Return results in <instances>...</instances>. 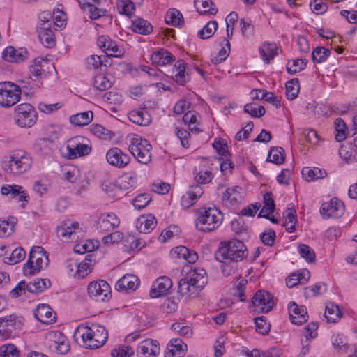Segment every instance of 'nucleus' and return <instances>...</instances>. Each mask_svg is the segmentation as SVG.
<instances>
[{
    "label": "nucleus",
    "mask_w": 357,
    "mask_h": 357,
    "mask_svg": "<svg viewBox=\"0 0 357 357\" xmlns=\"http://www.w3.org/2000/svg\"><path fill=\"white\" fill-rule=\"evenodd\" d=\"M248 255L243 243L238 240L222 241L215 253L217 261L223 264H231L241 261Z\"/></svg>",
    "instance_id": "nucleus-1"
},
{
    "label": "nucleus",
    "mask_w": 357,
    "mask_h": 357,
    "mask_svg": "<svg viewBox=\"0 0 357 357\" xmlns=\"http://www.w3.org/2000/svg\"><path fill=\"white\" fill-rule=\"evenodd\" d=\"M77 333L80 334L84 347L90 349L100 348L105 344L108 337L105 327L96 323L79 327Z\"/></svg>",
    "instance_id": "nucleus-2"
},
{
    "label": "nucleus",
    "mask_w": 357,
    "mask_h": 357,
    "mask_svg": "<svg viewBox=\"0 0 357 357\" xmlns=\"http://www.w3.org/2000/svg\"><path fill=\"white\" fill-rule=\"evenodd\" d=\"M208 282L206 272L204 269H197L190 272L187 276L180 280L178 291L181 295H197Z\"/></svg>",
    "instance_id": "nucleus-3"
},
{
    "label": "nucleus",
    "mask_w": 357,
    "mask_h": 357,
    "mask_svg": "<svg viewBox=\"0 0 357 357\" xmlns=\"http://www.w3.org/2000/svg\"><path fill=\"white\" fill-rule=\"evenodd\" d=\"M126 140L130 152L139 162L146 165L151 162L152 146L148 140L135 134L128 136Z\"/></svg>",
    "instance_id": "nucleus-4"
},
{
    "label": "nucleus",
    "mask_w": 357,
    "mask_h": 357,
    "mask_svg": "<svg viewBox=\"0 0 357 357\" xmlns=\"http://www.w3.org/2000/svg\"><path fill=\"white\" fill-rule=\"evenodd\" d=\"M32 160L29 154L17 151L9 156V160L1 162V168L7 174H20L29 170Z\"/></svg>",
    "instance_id": "nucleus-5"
},
{
    "label": "nucleus",
    "mask_w": 357,
    "mask_h": 357,
    "mask_svg": "<svg viewBox=\"0 0 357 357\" xmlns=\"http://www.w3.org/2000/svg\"><path fill=\"white\" fill-rule=\"evenodd\" d=\"M223 215L215 207L202 208L196 222V227L203 232H210L218 228L222 220Z\"/></svg>",
    "instance_id": "nucleus-6"
},
{
    "label": "nucleus",
    "mask_w": 357,
    "mask_h": 357,
    "mask_svg": "<svg viewBox=\"0 0 357 357\" xmlns=\"http://www.w3.org/2000/svg\"><path fill=\"white\" fill-rule=\"evenodd\" d=\"M22 89L17 84L11 82H0V106L11 107L20 101Z\"/></svg>",
    "instance_id": "nucleus-7"
},
{
    "label": "nucleus",
    "mask_w": 357,
    "mask_h": 357,
    "mask_svg": "<svg viewBox=\"0 0 357 357\" xmlns=\"http://www.w3.org/2000/svg\"><path fill=\"white\" fill-rule=\"evenodd\" d=\"M67 155L69 159H75L89 155L91 152L90 141L84 137L76 136L70 139L68 142Z\"/></svg>",
    "instance_id": "nucleus-8"
},
{
    "label": "nucleus",
    "mask_w": 357,
    "mask_h": 357,
    "mask_svg": "<svg viewBox=\"0 0 357 357\" xmlns=\"http://www.w3.org/2000/svg\"><path fill=\"white\" fill-rule=\"evenodd\" d=\"M15 123L22 128H30L37 119V114L29 103H22L15 107Z\"/></svg>",
    "instance_id": "nucleus-9"
},
{
    "label": "nucleus",
    "mask_w": 357,
    "mask_h": 357,
    "mask_svg": "<svg viewBox=\"0 0 357 357\" xmlns=\"http://www.w3.org/2000/svg\"><path fill=\"white\" fill-rule=\"evenodd\" d=\"M87 290L89 296L95 298L97 301H105L109 298L111 294L109 284L102 280L90 282Z\"/></svg>",
    "instance_id": "nucleus-10"
},
{
    "label": "nucleus",
    "mask_w": 357,
    "mask_h": 357,
    "mask_svg": "<svg viewBox=\"0 0 357 357\" xmlns=\"http://www.w3.org/2000/svg\"><path fill=\"white\" fill-rule=\"evenodd\" d=\"M344 203L334 198L321 205L320 213L324 219L331 218H338L344 214Z\"/></svg>",
    "instance_id": "nucleus-11"
},
{
    "label": "nucleus",
    "mask_w": 357,
    "mask_h": 357,
    "mask_svg": "<svg viewBox=\"0 0 357 357\" xmlns=\"http://www.w3.org/2000/svg\"><path fill=\"white\" fill-rule=\"evenodd\" d=\"M252 303L253 306L258 307L262 313L269 312L274 305L272 295L264 290H259L255 294Z\"/></svg>",
    "instance_id": "nucleus-12"
},
{
    "label": "nucleus",
    "mask_w": 357,
    "mask_h": 357,
    "mask_svg": "<svg viewBox=\"0 0 357 357\" xmlns=\"http://www.w3.org/2000/svg\"><path fill=\"white\" fill-rule=\"evenodd\" d=\"M120 224L118 217L114 213L102 214L96 222V227L98 232L105 234L113 230Z\"/></svg>",
    "instance_id": "nucleus-13"
},
{
    "label": "nucleus",
    "mask_w": 357,
    "mask_h": 357,
    "mask_svg": "<svg viewBox=\"0 0 357 357\" xmlns=\"http://www.w3.org/2000/svg\"><path fill=\"white\" fill-rule=\"evenodd\" d=\"M106 158L111 165L118 168L125 167L130 161V156L124 153L117 147L112 148L108 150L106 154Z\"/></svg>",
    "instance_id": "nucleus-14"
},
{
    "label": "nucleus",
    "mask_w": 357,
    "mask_h": 357,
    "mask_svg": "<svg viewBox=\"0 0 357 357\" xmlns=\"http://www.w3.org/2000/svg\"><path fill=\"white\" fill-rule=\"evenodd\" d=\"M290 320L292 324L301 325L307 320V312L305 306H298L295 302L291 301L288 305Z\"/></svg>",
    "instance_id": "nucleus-15"
},
{
    "label": "nucleus",
    "mask_w": 357,
    "mask_h": 357,
    "mask_svg": "<svg viewBox=\"0 0 357 357\" xmlns=\"http://www.w3.org/2000/svg\"><path fill=\"white\" fill-rule=\"evenodd\" d=\"M172 287L170 278L166 276L158 278L153 284L150 290V296L153 298L166 295Z\"/></svg>",
    "instance_id": "nucleus-16"
},
{
    "label": "nucleus",
    "mask_w": 357,
    "mask_h": 357,
    "mask_svg": "<svg viewBox=\"0 0 357 357\" xmlns=\"http://www.w3.org/2000/svg\"><path fill=\"white\" fill-rule=\"evenodd\" d=\"M1 192L3 195L16 199L17 202H28L29 200V197L25 190L18 185H3L1 188Z\"/></svg>",
    "instance_id": "nucleus-17"
},
{
    "label": "nucleus",
    "mask_w": 357,
    "mask_h": 357,
    "mask_svg": "<svg viewBox=\"0 0 357 357\" xmlns=\"http://www.w3.org/2000/svg\"><path fill=\"white\" fill-rule=\"evenodd\" d=\"M137 353L139 357H156L160 353V347L156 341L146 339L139 344Z\"/></svg>",
    "instance_id": "nucleus-18"
},
{
    "label": "nucleus",
    "mask_w": 357,
    "mask_h": 357,
    "mask_svg": "<svg viewBox=\"0 0 357 357\" xmlns=\"http://www.w3.org/2000/svg\"><path fill=\"white\" fill-rule=\"evenodd\" d=\"M28 56L29 53L26 49L16 50L12 46L7 47L2 53L3 59L9 62H22Z\"/></svg>",
    "instance_id": "nucleus-19"
},
{
    "label": "nucleus",
    "mask_w": 357,
    "mask_h": 357,
    "mask_svg": "<svg viewBox=\"0 0 357 357\" xmlns=\"http://www.w3.org/2000/svg\"><path fill=\"white\" fill-rule=\"evenodd\" d=\"M139 285V280L136 275L127 274L116 282L115 289L119 291H134Z\"/></svg>",
    "instance_id": "nucleus-20"
},
{
    "label": "nucleus",
    "mask_w": 357,
    "mask_h": 357,
    "mask_svg": "<svg viewBox=\"0 0 357 357\" xmlns=\"http://www.w3.org/2000/svg\"><path fill=\"white\" fill-rule=\"evenodd\" d=\"M34 317L41 323L50 324L56 321V314L48 305L40 304L34 310Z\"/></svg>",
    "instance_id": "nucleus-21"
},
{
    "label": "nucleus",
    "mask_w": 357,
    "mask_h": 357,
    "mask_svg": "<svg viewBox=\"0 0 357 357\" xmlns=\"http://www.w3.org/2000/svg\"><path fill=\"white\" fill-rule=\"evenodd\" d=\"M150 59L153 64L165 66L174 61L175 57L169 51L165 49H160L151 54Z\"/></svg>",
    "instance_id": "nucleus-22"
},
{
    "label": "nucleus",
    "mask_w": 357,
    "mask_h": 357,
    "mask_svg": "<svg viewBox=\"0 0 357 357\" xmlns=\"http://www.w3.org/2000/svg\"><path fill=\"white\" fill-rule=\"evenodd\" d=\"M129 119L135 124L146 126L151 122V117L146 109H135L128 114Z\"/></svg>",
    "instance_id": "nucleus-23"
},
{
    "label": "nucleus",
    "mask_w": 357,
    "mask_h": 357,
    "mask_svg": "<svg viewBox=\"0 0 357 357\" xmlns=\"http://www.w3.org/2000/svg\"><path fill=\"white\" fill-rule=\"evenodd\" d=\"M38 33V38L45 47L50 48L54 46V35L48 24H45L44 26H40Z\"/></svg>",
    "instance_id": "nucleus-24"
},
{
    "label": "nucleus",
    "mask_w": 357,
    "mask_h": 357,
    "mask_svg": "<svg viewBox=\"0 0 357 357\" xmlns=\"http://www.w3.org/2000/svg\"><path fill=\"white\" fill-rule=\"evenodd\" d=\"M278 47L275 43L264 42L259 47L261 58L266 63H269L277 54Z\"/></svg>",
    "instance_id": "nucleus-25"
},
{
    "label": "nucleus",
    "mask_w": 357,
    "mask_h": 357,
    "mask_svg": "<svg viewBox=\"0 0 357 357\" xmlns=\"http://www.w3.org/2000/svg\"><path fill=\"white\" fill-rule=\"evenodd\" d=\"M17 317L10 314L0 318V337L6 338L9 336L8 331L15 328Z\"/></svg>",
    "instance_id": "nucleus-26"
},
{
    "label": "nucleus",
    "mask_w": 357,
    "mask_h": 357,
    "mask_svg": "<svg viewBox=\"0 0 357 357\" xmlns=\"http://www.w3.org/2000/svg\"><path fill=\"white\" fill-rule=\"evenodd\" d=\"M186 63L184 60H178L173 68V79L178 84L183 86L187 82L185 75Z\"/></svg>",
    "instance_id": "nucleus-27"
},
{
    "label": "nucleus",
    "mask_w": 357,
    "mask_h": 357,
    "mask_svg": "<svg viewBox=\"0 0 357 357\" xmlns=\"http://www.w3.org/2000/svg\"><path fill=\"white\" fill-rule=\"evenodd\" d=\"M172 255H176L179 259H184L188 263L192 264L198 259V255L196 252L189 250L185 246H178L172 250Z\"/></svg>",
    "instance_id": "nucleus-28"
},
{
    "label": "nucleus",
    "mask_w": 357,
    "mask_h": 357,
    "mask_svg": "<svg viewBox=\"0 0 357 357\" xmlns=\"http://www.w3.org/2000/svg\"><path fill=\"white\" fill-rule=\"evenodd\" d=\"M155 217L149 215L147 217L142 216L138 220L137 228L140 233L148 234L155 228Z\"/></svg>",
    "instance_id": "nucleus-29"
},
{
    "label": "nucleus",
    "mask_w": 357,
    "mask_h": 357,
    "mask_svg": "<svg viewBox=\"0 0 357 357\" xmlns=\"http://www.w3.org/2000/svg\"><path fill=\"white\" fill-rule=\"evenodd\" d=\"M132 29L135 33L148 35L152 32L153 26L147 20L139 17L132 21Z\"/></svg>",
    "instance_id": "nucleus-30"
},
{
    "label": "nucleus",
    "mask_w": 357,
    "mask_h": 357,
    "mask_svg": "<svg viewBox=\"0 0 357 357\" xmlns=\"http://www.w3.org/2000/svg\"><path fill=\"white\" fill-rule=\"evenodd\" d=\"M93 118V113L91 111L84 112L73 114L70 117V121L77 126L88 125Z\"/></svg>",
    "instance_id": "nucleus-31"
},
{
    "label": "nucleus",
    "mask_w": 357,
    "mask_h": 357,
    "mask_svg": "<svg viewBox=\"0 0 357 357\" xmlns=\"http://www.w3.org/2000/svg\"><path fill=\"white\" fill-rule=\"evenodd\" d=\"M195 6L202 14L215 15L218 12L211 0H195Z\"/></svg>",
    "instance_id": "nucleus-32"
},
{
    "label": "nucleus",
    "mask_w": 357,
    "mask_h": 357,
    "mask_svg": "<svg viewBox=\"0 0 357 357\" xmlns=\"http://www.w3.org/2000/svg\"><path fill=\"white\" fill-rule=\"evenodd\" d=\"M264 205L260 211L258 217L269 218V215L274 212L275 203L271 197V192H266L264 195Z\"/></svg>",
    "instance_id": "nucleus-33"
},
{
    "label": "nucleus",
    "mask_w": 357,
    "mask_h": 357,
    "mask_svg": "<svg viewBox=\"0 0 357 357\" xmlns=\"http://www.w3.org/2000/svg\"><path fill=\"white\" fill-rule=\"evenodd\" d=\"M303 177L307 181H312L319 178H323L326 176V172L318 167L310 169L305 167L302 169Z\"/></svg>",
    "instance_id": "nucleus-34"
},
{
    "label": "nucleus",
    "mask_w": 357,
    "mask_h": 357,
    "mask_svg": "<svg viewBox=\"0 0 357 357\" xmlns=\"http://www.w3.org/2000/svg\"><path fill=\"white\" fill-rule=\"evenodd\" d=\"M50 287V281L48 279H35L27 284L26 290L29 292L37 294Z\"/></svg>",
    "instance_id": "nucleus-35"
},
{
    "label": "nucleus",
    "mask_w": 357,
    "mask_h": 357,
    "mask_svg": "<svg viewBox=\"0 0 357 357\" xmlns=\"http://www.w3.org/2000/svg\"><path fill=\"white\" fill-rule=\"evenodd\" d=\"M97 43L99 47L104 52L111 51L114 53L120 52L118 46L116 43L107 36H100L97 40Z\"/></svg>",
    "instance_id": "nucleus-36"
},
{
    "label": "nucleus",
    "mask_w": 357,
    "mask_h": 357,
    "mask_svg": "<svg viewBox=\"0 0 357 357\" xmlns=\"http://www.w3.org/2000/svg\"><path fill=\"white\" fill-rule=\"evenodd\" d=\"M165 22L174 26L182 25L184 23L183 15L178 10L172 8L165 16Z\"/></svg>",
    "instance_id": "nucleus-37"
},
{
    "label": "nucleus",
    "mask_w": 357,
    "mask_h": 357,
    "mask_svg": "<svg viewBox=\"0 0 357 357\" xmlns=\"http://www.w3.org/2000/svg\"><path fill=\"white\" fill-rule=\"evenodd\" d=\"M241 188L238 186L227 189L222 195L223 201L231 205L236 204L241 197Z\"/></svg>",
    "instance_id": "nucleus-38"
},
{
    "label": "nucleus",
    "mask_w": 357,
    "mask_h": 357,
    "mask_svg": "<svg viewBox=\"0 0 357 357\" xmlns=\"http://www.w3.org/2000/svg\"><path fill=\"white\" fill-rule=\"evenodd\" d=\"M242 351L247 357H280V351L275 348H271L265 352L257 349L252 351L243 349Z\"/></svg>",
    "instance_id": "nucleus-39"
},
{
    "label": "nucleus",
    "mask_w": 357,
    "mask_h": 357,
    "mask_svg": "<svg viewBox=\"0 0 357 357\" xmlns=\"http://www.w3.org/2000/svg\"><path fill=\"white\" fill-rule=\"evenodd\" d=\"M266 161L281 165L284 162V150L282 147H272L268 153Z\"/></svg>",
    "instance_id": "nucleus-40"
},
{
    "label": "nucleus",
    "mask_w": 357,
    "mask_h": 357,
    "mask_svg": "<svg viewBox=\"0 0 357 357\" xmlns=\"http://www.w3.org/2000/svg\"><path fill=\"white\" fill-rule=\"evenodd\" d=\"M66 339H68L67 337L58 331H50L46 335V340L50 349L55 347L56 345L59 344Z\"/></svg>",
    "instance_id": "nucleus-41"
},
{
    "label": "nucleus",
    "mask_w": 357,
    "mask_h": 357,
    "mask_svg": "<svg viewBox=\"0 0 357 357\" xmlns=\"http://www.w3.org/2000/svg\"><path fill=\"white\" fill-rule=\"evenodd\" d=\"M136 184V177L124 174L116 179V186L118 190H128L132 188Z\"/></svg>",
    "instance_id": "nucleus-42"
},
{
    "label": "nucleus",
    "mask_w": 357,
    "mask_h": 357,
    "mask_svg": "<svg viewBox=\"0 0 357 357\" xmlns=\"http://www.w3.org/2000/svg\"><path fill=\"white\" fill-rule=\"evenodd\" d=\"M167 349L173 351L178 357H181L187 351V344L182 340L176 338L171 340Z\"/></svg>",
    "instance_id": "nucleus-43"
},
{
    "label": "nucleus",
    "mask_w": 357,
    "mask_h": 357,
    "mask_svg": "<svg viewBox=\"0 0 357 357\" xmlns=\"http://www.w3.org/2000/svg\"><path fill=\"white\" fill-rule=\"evenodd\" d=\"M307 61L306 59H297L289 61L286 65V69L289 73L295 74L303 70L305 68Z\"/></svg>",
    "instance_id": "nucleus-44"
},
{
    "label": "nucleus",
    "mask_w": 357,
    "mask_h": 357,
    "mask_svg": "<svg viewBox=\"0 0 357 357\" xmlns=\"http://www.w3.org/2000/svg\"><path fill=\"white\" fill-rule=\"evenodd\" d=\"M300 90L298 79H292L286 83V96L289 100H294L298 96Z\"/></svg>",
    "instance_id": "nucleus-45"
},
{
    "label": "nucleus",
    "mask_w": 357,
    "mask_h": 357,
    "mask_svg": "<svg viewBox=\"0 0 357 357\" xmlns=\"http://www.w3.org/2000/svg\"><path fill=\"white\" fill-rule=\"evenodd\" d=\"M218 22L216 21L208 22L202 29L199 30L197 36L201 39H208L211 38L218 29Z\"/></svg>",
    "instance_id": "nucleus-46"
},
{
    "label": "nucleus",
    "mask_w": 357,
    "mask_h": 357,
    "mask_svg": "<svg viewBox=\"0 0 357 357\" xmlns=\"http://www.w3.org/2000/svg\"><path fill=\"white\" fill-rule=\"evenodd\" d=\"M120 14L130 17L135 10L134 3L131 0H119L116 3Z\"/></svg>",
    "instance_id": "nucleus-47"
},
{
    "label": "nucleus",
    "mask_w": 357,
    "mask_h": 357,
    "mask_svg": "<svg viewBox=\"0 0 357 357\" xmlns=\"http://www.w3.org/2000/svg\"><path fill=\"white\" fill-rule=\"evenodd\" d=\"M341 316V311L337 305L329 303L326 306L325 317L328 322H335Z\"/></svg>",
    "instance_id": "nucleus-48"
},
{
    "label": "nucleus",
    "mask_w": 357,
    "mask_h": 357,
    "mask_svg": "<svg viewBox=\"0 0 357 357\" xmlns=\"http://www.w3.org/2000/svg\"><path fill=\"white\" fill-rule=\"evenodd\" d=\"M26 256V252L22 248H15L9 257L4 259V262L7 264L13 265L22 261Z\"/></svg>",
    "instance_id": "nucleus-49"
},
{
    "label": "nucleus",
    "mask_w": 357,
    "mask_h": 357,
    "mask_svg": "<svg viewBox=\"0 0 357 357\" xmlns=\"http://www.w3.org/2000/svg\"><path fill=\"white\" fill-rule=\"evenodd\" d=\"M93 86L100 91H105L112 86V82L104 75H98L94 77Z\"/></svg>",
    "instance_id": "nucleus-50"
},
{
    "label": "nucleus",
    "mask_w": 357,
    "mask_h": 357,
    "mask_svg": "<svg viewBox=\"0 0 357 357\" xmlns=\"http://www.w3.org/2000/svg\"><path fill=\"white\" fill-rule=\"evenodd\" d=\"M330 54V50L324 47H317L312 53L314 62L322 63L326 60Z\"/></svg>",
    "instance_id": "nucleus-51"
},
{
    "label": "nucleus",
    "mask_w": 357,
    "mask_h": 357,
    "mask_svg": "<svg viewBox=\"0 0 357 357\" xmlns=\"http://www.w3.org/2000/svg\"><path fill=\"white\" fill-rule=\"evenodd\" d=\"M298 249L301 257L304 258L307 262L312 263L315 261V253L310 246L301 244Z\"/></svg>",
    "instance_id": "nucleus-52"
},
{
    "label": "nucleus",
    "mask_w": 357,
    "mask_h": 357,
    "mask_svg": "<svg viewBox=\"0 0 357 357\" xmlns=\"http://www.w3.org/2000/svg\"><path fill=\"white\" fill-rule=\"evenodd\" d=\"M15 223V220H13L11 222L0 220V237L5 238L10 236L13 232V228Z\"/></svg>",
    "instance_id": "nucleus-53"
},
{
    "label": "nucleus",
    "mask_w": 357,
    "mask_h": 357,
    "mask_svg": "<svg viewBox=\"0 0 357 357\" xmlns=\"http://www.w3.org/2000/svg\"><path fill=\"white\" fill-rule=\"evenodd\" d=\"M20 352L14 344H5L0 347V357H19Z\"/></svg>",
    "instance_id": "nucleus-54"
},
{
    "label": "nucleus",
    "mask_w": 357,
    "mask_h": 357,
    "mask_svg": "<svg viewBox=\"0 0 357 357\" xmlns=\"http://www.w3.org/2000/svg\"><path fill=\"white\" fill-rule=\"evenodd\" d=\"M91 130L96 136L104 139H111L114 135L110 130L98 124L93 125Z\"/></svg>",
    "instance_id": "nucleus-55"
},
{
    "label": "nucleus",
    "mask_w": 357,
    "mask_h": 357,
    "mask_svg": "<svg viewBox=\"0 0 357 357\" xmlns=\"http://www.w3.org/2000/svg\"><path fill=\"white\" fill-rule=\"evenodd\" d=\"M259 92L261 93V96H259L257 94V96H254L253 98L258 100L264 99L266 101L272 103L276 108H279L281 106L280 101L275 97L273 93L267 92L264 90H260Z\"/></svg>",
    "instance_id": "nucleus-56"
},
{
    "label": "nucleus",
    "mask_w": 357,
    "mask_h": 357,
    "mask_svg": "<svg viewBox=\"0 0 357 357\" xmlns=\"http://www.w3.org/2000/svg\"><path fill=\"white\" fill-rule=\"evenodd\" d=\"M203 192L204 190L199 185H192L185 193L187 197L185 199H190L195 204L198 199L203 195Z\"/></svg>",
    "instance_id": "nucleus-57"
},
{
    "label": "nucleus",
    "mask_w": 357,
    "mask_h": 357,
    "mask_svg": "<svg viewBox=\"0 0 357 357\" xmlns=\"http://www.w3.org/2000/svg\"><path fill=\"white\" fill-rule=\"evenodd\" d=\"M245 112L249 114L252 117L259 118L265 114L266 110L263 106L255 107L253 104L249 103L244 106Z\"/></svg>",
    "instance_id": "nucleus-58"
},
{
    "label": "nucleus",
    "mask_w": 357,
    "mask_h": 357,
    "mask_svg": "<svg viewBox=\"0 0 357 357\" xmlns=\"http://www.w3.org/2000/svg\"><path fill=\"white\" fill-rule=\"evenodd\" d=\"M40 61H37L36 59L29 68V76L34 80L38 79L45 73L44 69H43L40 65Z\"/></svg>",
    "instance_id": "nucleus-59"
},
{
    "label": "nucleus",
    "mask_w": 357,
    "mask_h": 357,
    "mask_svg": "<svg viewBox=\"0 0 357 357\" xmlns=\"http://www.w3.org/2000/svg\"><path fill=\"white\" fill-rule=\"evenodd\" d=\"M151 200V198L149 194H141L133 200V206L137 209H142L149 204Z\"/></svg>",
    "instance_id": "nucleus-60"
},
{
    "label": "nucleus",
    "mask_w": 357,
    "mask_h": 357,
    "mask_svg": "<svg viewBox=\"0 0 357 357\" xmlns=\"http://www.w3.org/2000/svg\"><path fill=\"white\" fill-rule=\"evenodd\" d=\"M213 174L210 170H200L195 176V181L201 184H206L211 182Z\"/></svg>",
    "instance_id": "nucleus-61"
},
{
    "label": "nucleus",
    "mask_w": 357,
    "mask_h": 357,
    "mask_svg": "<svg viewBox=\"0 0 357 357\" xmlns=\"http://www.w3.org/2000/svg\"><path fill=\"white\" fill-rule=\"evenodd\" d=\"M134 354L133 349L130 346L119 347L112 351V357H130Z\"/></svg>",
    "instance_id": "nucleus-62"
},
{
    "label": "nucleus",
    "mask_w": 357,
    "mask_h": 357,
    "mask_svg": "<svg viewBox=\"0 0 357 357\" xmlns=\"http://www.w3.org/2000/svg\"><path fill=\"white\" fill-rule=\"evenodd\" d=\"M102 60L98 55H91L86 59V67L90 70H98L102 66Z\"/></svg>",
    "instance_id": "nucleus-63"
},
{
    "label": "nucleus",
    "mask_w": 357,
    "mask_h": 357,
    "mask_svg": "<svg viewBox=\"0 0 357 357\" xmlns=\"http://www.w3.org/2000/svg\"><path fill=\"white\" fill-rule=\"evenodd\" d=\"M310 6L311 10L317 14H323L328 9L327 3L323 0H311Z\"/></svg>",
    "instance_id": "nucleus-64"
}]
</instances>
